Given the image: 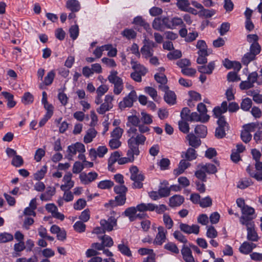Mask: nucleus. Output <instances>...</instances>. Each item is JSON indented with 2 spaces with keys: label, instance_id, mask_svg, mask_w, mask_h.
I'll use <instances>...</instances> for the list:
<instances>
[{
  "label": "nucleus",
  "instance_id": "obj_1",
  "mask_svg": "<svg viewBox=\"0 0 262 262\" xmlns=\"http://www.w3.org/2000/svg\"><path fill=\"white\" fill-rule=\"evenodd\" d=\"M181 119L178 122L179 128L180 130L184 133L187 134L189 132V122H201L206 123L210 118V116H181Z\"/></svg>",
  "mask_w": 262,
  "mask_h": 262
},
{
  "label": "nucleus",
  "instance_id": "obj_2",
  "mask_svg": "<svg viewBox=\"0 0 262 262\" xmlns=\"http://www.w3.org/2000/svg\"><path fill=\"white\" fill-rule=\"evenodd\" d=\"M239 109V106L237 103L232 102L228 104L226 101H223L221 106H215L213 110V115H222L227 112L228 110L230 113L236 112Z\"/></svg>",
  "mask_w": 262,
  "mask_h": 262
},
{
  "label": "nucleus",
  "instance_id": "obj_3",
  "mask_svg": "<svg viewBox=\"0 0 262 262\" xmlns=\"http://www.w3.org/2000/svg\"><path fill=\"white\" fill-rule=\"evenodd\" d=\"M130 179L134 181L133 184V188L140 189L142 188V181L144 180V176L141 173L139 172L138 167L136 166H133L130 168Z\"/></svg>",
  "mask_w": 262,
  "mask_h": 262
},
{
  "label": "nucleus",
  "instance_id": "obj_4",
  "mask_svg": "<svg viewBox=\"0 0 262 262\" xmlns=\"http://www.w3.org/2000/svg\"><path fill=\"white\" fill-rule=\"evenodd\" d=\"M118 72L116 71H112L108 75L107 79L110 82L114 84V93L116 95L120 94L123 89V83L122 79L117 76Z\"/></svg>",
  "mask_w": 262,
  "mask_h": 262
},
{
  "label": "nucleus",
  "instance_id": "obj_5",
  "mask_svg": "<svg viewBox=\"0 0 262 262\" xmlns=\"http://www.w3.org/2000/svg\"><path fill=\"white\" fill-rule=\"evenodd\" d=\"M137 99L138 96L135 90H132L119 102V108L121 110H124L127 107H131Z\"/></svg>",
  "mask_w": 262,
  "mask_h": 262
},
{
  "label": "nucleus",
  "instance_id": "obj_6",
  "mask_svg": "<svg viewBox=\"0 0 262 262\" xmlns=\"http://www.w3.org/2000/svg\"><path fill=\"white\" fill-rule=\"evenodd\" d=\"M117 217L116 212L114 211L111 212V216L107 220H101L100 224L101 227L103 228L104 231H111L113 230L114 226H117Z\"/></svg>",
  "mask_w": 262,
  "mask_h": 262
},
{
  "label": "nucleus",
  "instance_id": "obj_7",
  "mask_svg": "<svg viewBox=\"0 0 262 262\" xmlns=\"http://www.w3.org/2000/svg\"><path fill=\"white\" fill-rule=\"evenodd\" d=\"M152 121L150 116H129L127 125L130 124L134 126H138L141 123L149 124Z\"/></svg>",
  "mask_w": 262,
  "mask_h": 262
},
{
  "label": "nucleus",
  "instance_id": "obj_8",
  "mask_svg": "<svg viewBox=\"0 0 262 262\" xmlns=\"http://www.w3.org/2000/svg\"><path fill=\"white\" fill-rule=\"evenodd\" d=\"M242 224L246 225L247 230V239L249 241L256 242L258 239V235L254 229V222H248V220H245L243 217L242 219Z\"/></svg>",
  "mask_w": 262,
  "mask_h": 262
},
{
  "label": "nucleus",
  "instance_id": "obj_9",
  "mask_svg": "<svg viewBox=\"0 0 262 262\" xmlns=\"http://www.w3.org/2000/svg\"><path fill=\"white\" fill-rule=\"evenodd\" d=\"M114 97L112 95H107L105 97L104 102L98 107L96 110L99 114H103L113 107V101Z\"/></svg>",
  "mask_w": 262,
  "mask_h": 262
},
{
  "label": "nucleus",
  "instance_id": "obj_10",
  "mask_svg": "<svg viewBox=\"0 0 262 262\" xmlns=\"http://www.w3.org/2000/svg\"><path fill=\"white\" fill-rule=\"evenodd\" d=\"M98 176L96 172H90L88 174L82 172L79 175V179L82 184L87 185L95 181L97 178Z\"/></svg>",
  "mask_w": 262,
  "mask_h": 262
},
{
  "label": "nucleus",
  "instance_id": "obj_11",
  "mask_svg": "<svg viewBox=\"0 0 262 262\" xmlns=\"http://www.w3.org/2000/svg\"><path fill=\"white\" fill-rule=\"evenodd\" d=\"M158 232L156 235V238L154 241V244L157 245H161L165 242L167 233L166 230L163 226L158 227Z\"/></svg>",
  "mask_w": 262,
  "mask_h": 262
},
{
  "label": "nucleus",
  "instance_id": "obj_12",
  "mask_svg": "<svg viewBox=\"0 0 262 262\" xmlns=\"http://www.w3.org/2000/svg\"><path fill=\"white\" fill-rule=\"evenodd\" d=\"M179 227L182 231L187 234L194 233L198 234L199 233L200 227L197 225L189 226L186 224L181 223Z\"/></svg>",
  "mask_w": 262,
  "mask_h": 262
},
{
  "label": "nucleus",
  "instance_id": "obj_13",
  "mask_svg": "<svg viewBox=\"0 0 262 262\" xmlns=\"http://www.w3.org/2000/svg\"><path fill=\"white\" fill-rule=\"evenodd\" d=\"M242 211L243 215L240 217V222L242 224V219L243 217L244 218L245 220H248V222H253L252 221L253 217L251 216L254 213V209L253 208L249 207L248 206L246 205L245 207H243Z\"/></svg>",
  "mask_w": 262,
  "mask_h": 262
},
{
  "label": "nucleus",
  "instance_id": "obj_14",
  "mask_svg": "<svg viewBox=\"0 0 262 262\" xmlns=\"http://www.w3.org/2000/svg\"><path fill=\"white\" fill-rule=\"evenodd\" d=\"M72 177V174L70 172L64 176L63 181L64 182V184L60 186L61 190H69L74 186V182L71 180Z\"/></svg>",
  "mask_w": 262,
  "mask_h": 262
},
{
  "label": "nucleus",
  "instance_id": "obj_15",
  "mask_svg": "<svg viewBox=\"0 0 262 262\" xmlns=\"http://www.w3.org/2000/svg\"><path fill=\"white\" fill-rule=\"evenodd\" d=\"M183 258L185 262H195L194 258L192 255V251L188 246L184 245L181 250Z\"/></svg>",
  "mask_w": 262,
  "mask_h": 262
},
{
  "label": "nucleus",
  "instance_id": "obj_16",
  "mask_svg": "<svg viewBox=\"0 0 262 262\" xmlns=\"http://www.w3.org/2000/svg\"><path fill=\"white\" fill-rule=\"evenodd\" d=\"M126 195L118 194L115 198V201L111 200L108 203L105 205V207L108 205L111 206H122L126 202Z\"/></svg>",
  "mask_w": 262,
  "mask_h": 262
},
{
  "label": "nucleus",
  "instance_id": "obj_17",
  "mask_svg": "<svg viewBox=\"0 0 262 262\" xmlns=\"http://www.w3.org/2000/svg\"><path fill=\"white\" fill-rule=\"evenodd\" d=\"M132 69L141 76H144L148 72V70L143 65L134 60L130 62Z\"/></svg>",
  "mask_w": 262,
  "mask_h": 262
},
{
  "label": "nucleus",
  "instance_id": "obj_18",
  "mask_svg": "<svg viewBox=\"0 0 262 262\" xmlns=\"http://www.w3.org/2000/svg\"><path fill=\"white\" fill-rule=\"evenodd\" d=\"M186 139L189 142V145L193 148H196L201 144V141L192 133L188 134L186 136Z\"/></svg>",
  "mask_w": 262,
  "mask_h": 262
},
{
  "label": "nucleus",
  "instance_id": "obj_19",
  "mask_svg": "<svg viewBox=\"0 0 262 262\" xmlns=\"http://www.w3.org/2000/svg\"><path fill=\"white\" fill-rule=\"evenodd\" d=\"M190 166V163L186 161V159H182L180 161L178 167L173 170V174L178 176L183 173L185 169Z\"/></svg>",
  "mask_w": 262,
  "mask_h": 262
},
{
  "label": "nucleus",
  "instance_id": "obj_20",
  "mask_svg": "<svg viewBox=\"0 0 262 262\" xmlns=\"http://www.w3.org/2000/svg\"><path fill=\"white\" fill-rule=\"evenodd\" d=\"M127 144L128 147L127 151L129 152V154L133 155L134 157H135V156H138L139 155L140 153L139 150L140 145L129 140H127Z\"/></svg>",
  "mask_w": 262,
  "mask_h": 262
},
{
  "label": "nucleus",
  "instance_id": "obj_21",
  "mask_svg": "<svg viewBox=\"0 0 262 262\" xmlns=\"http://www.w3.org/2000/svg\"><path fill=\"white\" fill-rule=\"evenodd\" d=\"M184 201L183 196L180 195H174L169 198V205L171 207L180 206Z\"/></svg>",
  "mask_w": 262,
  "mask_h": 262
},
{
  "label": "nucleus",
  "instance_id": "obj_22",
  "mask_svg": "<svg viewBox=\"0 0 262 262\" xmlns=\"http://www.w3.org/2000/svg\"><path fill=\"white\" fill-rule=\"evenodd\" d=\"M215 68L214 61L210 62L207 66H199L198 71L202 74H211Z\"/></svg>",
  "mask_w": 262,
  "mask_h": 262
},
{
  "label": "nucleus",
  "instance_id": "obj_23",
  "mask_svg": "<svg viewBox=\"0 0 262 262\" xmlns=\"http://www.w3.org/2000/svg\"><path fill=\"white\" fill-rule=\"evenodd\" d=\"M55 193V188L54 187H48L47 191L42 193L40 196V199L42 201H48L51 200L52 196Z\"/></svg>",
  "mask_w": 262,
  "mask_h": 262
},
{
  "label": "nucleus",
  "instance_id": "obj_24",
  "mask_svg": "<svg viewBox=\"0 0 262 262\" xmlns=\"http://www.w3.org/2000/svg\"><path fill=\"white\" fill-rule=\"evenodd\" d=\"M196 151L194 148L189 147L187 149L186 151L184 153V157L182 155V158H185L187 161H191L195 159L197 157Z\"/></svg>",
  "mask_w": 262,
  "mask_h": 262
},
{
  "label": "nucleus",
  "instance_id": "obj_25",
  "mask_svg": "<svg viewBox=\"0 0 262 262\" xmlns=\"http://www.w3.org/2000/svg\"><path fill=\"white\" fill-rule=\"evenodd\" d=\"M144 92L149 95L152 99L156 102H158L160 99V97L158 96L157 90L150 86H146L144 88Z\"/></svg>",
  "mask_w": 262,
  "mask_h": 262
},
{
  "label": "nucleus",
  "instance_id": "obj_26",
  "mask_svg": "<svg viewBox=\"0 0 262 262\" xmlns=\"http://www.w3.org/2000/svg\"><path fill=\"white\" fill-rule=\"evenodd\" d=\"M162 20V17L155 18L152 21V28L156 30L163 31L164 29V25Z\"/></svg>",
  "mask_w": 262,
  "mask_h": 262
},
{
  "label": "nucleus",
  "instance_id": "obj_27",
  "mask_svg": "<svg viewBox=\"0 0 262 262\" xmlns=\"http://www.w3.org/2000/svg\"><path fill=\"white\" fill-rule=\"evenodd\" d=\"M165 102L170 105H173L176 103V95L173 91H169L164 96Z\"/></svg>",
  "mask_w": 262,
  "mask_h": 262
},
{
  "label": "nucleus",
  "instance_id": "obj_28",
  "mask_svg": "<svg viewBox=\"0 0 262 262\" xmlns=\"http://www.w3.org/2000/svg\"><path fill=\"white\" fill-rule=\"evenodd\" d=\"M121 155L118 151H115L112 154L108 160V168L111 170V168L116 162H118V160Z\"/></svg>",
  "mask_w": 262,
  "mask_h": 262
},
{
  "label": "nucleus",
  "instance_id": "obj_29",
  "mask_svg": "<svg viewBox=\"0 0 262 262\" xmlns=\"http://www.w3.org/2000/svg\"><path fill=\"white\" fill-rule=\"evenodd\" d=\"M194 133L199 138H205L207 134V127L204 125H198L194 129Z\"/></svg>",
  "mask_w": 262,
  "mask_h": 262
},
{
  "label": "nucleus",
  "instance_id": "obj_30",
  "mask_svg": "<svg viewBox=\"0 0 262 262\" xmlns=\"http://www.w3.org/2000/svg\"><path fill=\"white\" fill-rule=\"evenodd\" d=\"M67 7L71 11H78L80 8L79 2L76 0H69L67 2Z\"/></svg>",
  "mask_w": 262,
  "mask_h": 262
},
{
  "label": "nucleus",
  "instance_id": "obj_31",
  "mask_svg": "<svg viewBox=\"0 0 262 262\" xmlns=\"http://www.w3.org/2000/svg\"><path fill=\"white\" fill-rule=\"evenodd\" d=\"M135 25L143 27L147 31L150 30V25L146 23L141 16H137L134 19L133 22Z\"/></svg>",
  "mask_w": 262,
  "mask_h": 262
},
{
  "label": "nucleus",
  "instance_id": "obj_32",
  "mask_svg": "<svg viewBox=\"0 0 262 262\" xmlns=\"http://www.w3.org/2000/svg\"><path fill=\"white\" fill-rule=\"evenodd\" d=\"M118 249L122 254L128 257L132 256V252L129 248L127 245L124 244L123 241H122V243L118 245Z\"/></svg>",
  "mask_w": 262,
  "mask_h": 262
},
{
  "label": "nucleus",
  "instance_id": "obj_33",
  "mask_svg": "<svg viewBox=\"0 0 262 262\" xmlns=\"http://www.w3.org/2000/svg\"><path fill=\"white\" fill-rule=\"evenodd\" d=\"M2 94L7 99V106L11 108L15 105L16 102L13 100L14 96L12 94L7 92H3Z\"/></svg>",
  "mask_w": 262,
  "mask_h": 262
},
{
  "label": "nucleus",
  "instance_id": "obj_34",
  "mask_svg": "<svg viewBox=\"0 0 262 262\" xmlns=\"http://www.w3.org/2000/svg\"><path fill=\"white\" fill-rule=\"evenodd\" d=\"M128 140L134 142V143L138 144L139 145H143L146 140V138L144 135L140 134L139 135L136 136L135 137L132 136L131 138H129Z\"/></svg>",
  "mask_w": 262,
  "mask_h": 262
},
{
  "label": "nucleus",
  "instance_id": "obj_35",
  "mask_svg": "<svg viewBox=\"0 0 262 262\" xmlns=\"http://www.w3.org/2000/svg\"><path fill=\"white\" fill-rule=\"evenodd\" d=\"M256 59V56L251 52L246 53L242 59V62L246 66H248V64Z\"/></svg>",
  "mask_w": 262,
  "mask_h": 262
},
{
  "label": "nucleus",
  "instance_id": "obj_36",
  "mask_svg": "<svg viewBox=\"0 0 262 262\" xmlns=\"http://www.w3.org/2000/svg\"><path fill=\"white\" fill-rule=\"evenodd\" d=\"M97 134V132L94 128H90L88 130L86 134L84 137V142L85 143H89L93 141Z\"/></svg>",
  "mask_w": 262,
  "mask_h": 262
},
{
  "label": "nucleus",
  "instance_id": "obj_37",
  "mask_svg": "<svg viewBox=\"0 0 262 262\" xmlns=\"http://www.w3.org/2000/svg\"><path fill=\"white\" fill-rule=\"evenodd\" d=\"M176 6L181 11L186 12L190 7V3L188 0H178Z\"/></svg>",
  "mask_w": 262,
  "mask_h": 262
},
{
  "label": "nucleus",
  "instance_id": "obj_38",
  "mask_svg": "<svg viewBox=\"0 0 262 262\" xmlns=\"http://www.w3.org/2000/svg\"><path fill=\"white\" fill-rule=\"evenodd\" d=\"M196 47L199 49L198 54H201L203 55L208 53L207 51V45L205 41L203 40H198Z\"/></svg>",
  "mask_w": 262,
  "mask_h": 262
},
{
  "label": "nucleus",
  "instance_id": "obj_39",
  "mask_svg": "<svg viewBox=\"0 0 262 262\" xmlns=\"http://www.w3.org/2000/svg\"><path fill=\"white\" fill-rule=\"evenodd\" d=\"M201 167L202 170L210 174L215 173L217 171L216 166L212 164L208 163L205 165H201Z\"/></svg>",
  "mask_w": 262,
  "mask_h": 262
},
{
  "label": "nucleus",
  "instance_id": "obj_40",
  "mask_svg": "<svg viewBox=\"0 0 262 262\" xmlns=\"http://www.w3.org/2000/svg\"><path fill=\"white\" fill-rule=\"evenodd\" d=\"M55 73L53 70H52L48 72L45 77L43 83L44 85L48 86L51 85L55 78Z\"/></svg>",
  "mask_w": 262,
  "mask_h": 262
},
{
  "label": "nucleus",
  "instance_id": "obj_41",
  "mask_svg": "<svg viewBox=\"0 0 262 262\" xmlns=\"http://www.w3.org/2000/svg\"><path fill=\"white\" fill-rule=\"evenodd\" d=\"M234 64H235V68H237L238 70H239L241 68V66L239 62H233L226 58L223 61V65L225 67H226L228 69H230L232 67H234Z\"/></svg>",
  "mask_w": 262,
  "mask_h": 262
},
{
  "label": "nucleus",
  "instance_id": "obj_42",
  "mask_svg": "<svg viewBox=\"0 0 262 262\" xmlns=\"http://www.w3.org/2000/svg\"><path fill=\"white\" fill-rule=\"evenodd\" d=\"M252 102L251 99L246 98L244 99L241 103V108L245 111H248L251 107Z\"/></svg>",
  "mask_w": 262,
  "mask_h": 262
},
{
  "label": "nucleus",
  "instance_id": "obj_43",
  "mask_svg": "<svg viewBox=\"0 0 262 262\" xmlns=\"http://www.w3.org/2000/svg\"><path fill=\"white\" fill-rule=\"evenodd\" d=\"M114 184V182L111 180H104L98 184V187L102 189H110L113 186Z\"/></svg>",
  "mask_w": 262,
  "mask_h": 262
},
{
  "label": "nucleus",
  "instance_id": "obj_44",
  "mask_svg": "<svg viewBox=\"0 0 262 262\" xmlns=\"http://www.w3.org/2000/svg\"><path fill=\"white\" fill-rule=\"evenodd\" d=\"M47 167L46 165L43 166L41 169L38 170L34 175V179L39 181L42 179L47 172Z\"/></svg>",
  "mask_w": 262,
  "mask_h": 262
},
{
  "label": "nucleus",
  "instance_id": "obj_45",
  "mask_svg": "<svg viewBox=\"0 0 262 262\" xmlns=\"http://www.w3.org/2000/svg\"><path fill=\"white\" fill-rule=\"evenodd\" d=\"M239 250L241 253L244 254H248L251 253L252 251L250 247V243L244 242L239 247Z\"/></svg>",
  "mask_w": 262,
  "mask_h": 262
},
{
  "label": "nucleus",
  "instance_id": "obj_46",
  "mask_svg": "<svg viewBox=\"0 0 262 262\" xmlns=\"http://www.w3.org/2000/svg\"><path fill=\"white\" fill-rule=\"evenodd\" d=\"M140 52L144 58L147 59L153 55L154 50L143 46L141 49Z\"/></svg>",
  "mask_w": 262,
  "mask_h": 262
},
{
  "label": "nucleus",
  "instance_id": "obj_47",
  "mask_svg": "<svg viewBox=\"0 0 262 262\" xmlns=\"http://www.w3.org/2000/svg\"><path fill=\"white\" fill-rule=\"evenodd\" d=\"M252 184L253 182L251 179L245 178L238 182L237 187L240 189H244L252 185Z\"/></svg>",
  "mask_w": 262,
  "mask_h": 262
},
{
  "label": "nucleus",
  "instance_id": "obj_48",
  "mask_svg": "<svg viewBox=\"0 0 262 262\" xmlns=\"http://www.w3.org/2000/svg\"><path fill=\"white\" fill-rule=\"evenodd\" d=\"M215 117L217 118V123L219 127L228 129V124L224 116H215Z\"/></svg>",
  "mask_w": 262,
  "mask_h": 262
},
{
  "label": "nucleus",
  "instance_id": "obj_49",
  "mask_svg": "<svg viewBox=\"0 0 262 262\" xmlns=\"http://www.w3.org/2000/svg\"><path fill=\"white\" fill-rule=\"evenodd\" d=\"M11 164L16 167H19L24 164V160L20 156L16 155L12 158Z\"/></svg>",
  "mask_w": 262,
  "mask_h": 262
},
{
  "label": "nucleus",
  "instance_id": "obj_50",
  "mask_svg": "<svg viewBox=\"0 0 262 262\" xmlns=\"http://www.w3.org/2000/svg\"><path fill=\"white\" fill-rule=\"evenodd\" d=\"M215 13V11L213 9L208 10L204 8L199 11V15L200 16H205L206 18L211 17Z\"/></svg>",
  "mask_w": 262,
  "mask_h": 262
},
{
  "label": "nucleus",
  "instance_id": "obj_51",
  "mask_svg": "<svg viewBox=\"0 0 262 262\" xmlns=\"http://www.w3.org/2000/svg\"><path fill=\"white\" fill-rule=\"evenodd\" d=\"M115 192L117 194L126 195L127 191V188L123 184H120L114 187Z\"/></svg>",
  "mask_w": 262,
  "mask_h": 262
},
{
  "label": "nucleus",
  "instance_id": "obj_52",
  "mask_svg": "<svg viewBox=\"0 0 262 262\" xmlns=\"http://www.w3.org/2000/svg\"><path fill=\"white\" fill-rule=\"evenodd\" d=\"M121 34L128 39L135 38L137 35L136 32L134 30L129 29H125Z\"/></svg>",
  "mask_w": 262,
  "mask_h": 262
},
{
  "label": "nucleus",
  "instance_id": "obj_53",
  "mask_svg": "<svg viewBox=\"0 0 262 262\" xmlns=\"http://www.w3.org/2000/svg\"><path fill=\"white\" fill-rule=\"evenodd\" d=\"M164 248L173 253L178 254L179 250L177 245L172 242H169L164 245Z\"/></svg>",
  "mask_w": 262,
  "mask_h": 262
},
{
  "label": "nucleus",
  "instance_id": "obj_54",
  "mask_svg": "<svg viewBox=\"0 0 262 262\" xmlns=\"http://www.w3.org/2000/svg\"><path fill=\"white\" fill-rule=\"evenodd\" d=\"M182 55V52L181 51L176 50L172 52L168 53L167 55V57L169 60H174L181 58Z\"/></svg>",
  "mask_w": 262,
  "mask_h": 262
},
{
  "label": "nucleus",
  "instance_id": "obj_55",
  "mask_svg": "<svg viewBox=\"0 0 262 262\" xmlns=\"http://www.w3.org/2000/svg\"><path fill=\"white\" fill-rule=\"evenodd\" d=\"M13 236L12 234L4 232L0 234V243H7L13 241Z\"/></svg>",
  "mask_w": 262,
  "mask_h": 262
},
{
  "label": "nucleus",
  "instance_id": "obj_56",
  "mask_svg": "<svg viewBox=\"0 0 262 262\" xmlns=\"http://www.w3.org/2000/svg\"><path fill=\"white\" fill-rule=\"evenodd\" d=\"M33 96L30 92H26L22 97L21 101L25 104H29L33 102Z\"/></svg>",
  "mask_w": 262,
  "mask_h": 262
},
{
  "label": "nucleus",
  "instance_id": "obj_57",
  "mask_svg": "<svg viewBox=\"0 0 262 262\" xmlns=\"http://www.w3.org/2000/svg\"><path fill=\"white\" fill-rule=\"evenodd\" d=\"M127 157H123L119 158L118 160V164L120 165H122L126 164L128 162H133L135 160V157L133 155L129 154V152L127 151Z\"/></svg>",
  "mask_w": 262,
  "mask_h": 262
},
{
  "label": "nucleus",
  "instance_id": "obj_58",
  "mask_svg": "<svg viewBox=\"0 0 262 262\" xmlns=\"http://www.w3.org/2000/svg\"><path fill=\"white\" fill-rule=\"evenodd\" d=\"M163 218L166 227L168 229H171L173 225V222L170 216L168 214H164Z\"/></svg>",
  "mask_w": 262,
  "mask_h": 262
},
{
  "label": "nucleus",
  "instance_id": "obj_59",
  "mask_svg": "<svg viewBox=\"0 0 262 262\" xmlns=\"http://www.w3.org/2000/svg\"><path fill=\"white\" fill-rule=\"evenodd\" d=\"M26 249L25 243L24 242H19L18 243H16L14 245V250L17 252L16 256H19L20 254L19 252L23 251Z\"/></svg>",
  "mask_w": 262,
  "mask_h": 262
},
{
  "label": "nucleus",
  "instance_id": "obj_60",
  "mask_svg": "<svg viewBox=\"0 0 262 262\" xmlns=\"http://www.w3.org/2000/svg\"><path fill=\"white\" fill-rule=\"evenodd\" d=\"M70 35V37L73 39H76L79 34V28L78 26L76 25H73L71 27L69 30Z\"/></svg>",
  "mask_w": 262,
  "mask_h": 262
},
{
  "label": "nucleus",
  "instance_id": "obj_61",
  "mask_svg": "<svg viewBox=\"0 0 262 262\" xmlns=\"http://www.w3.org/2000/svg\"><path fill=\"white\" fill-rule=\"evenodd\" d=\"M155 80L159 83L166 84L167 79L166 76L163 73H157L155 75Z\"/></svg>",
  "mask_w": 262,
  "mask_h": 262
},
{
  "label": "nucleus",
  "instance_id": "obj_62",
  "mask_svg": "<svg viewBox=\"0 0 262 262\" xmlns=\"http://www.w3.org/2000/svg\"><path fill=\"white\" fill-rule=\"evenodd\" d=\"M101 239L104 248L105 247H111L114 244L112 238L108 235L103 236Z\"/></svg>",
  "mask_w": 262,
  "mask_h": 262
},
{
  "label": "nucleus",
  "instance_id": "obj_63",
  "mask_svg": "<svg viewBox=\"0 0 262 262\" xmlns=\"http://www.w3.org/2000/svg\"><path fill=\"white\" fill-rule=\"evenodd\" d=\"M174 237L181 243L186 244L188 242L185 236L179 231H176L173 233Z\"/></svg>",
  "mask_w": 262,
  "mask_h": 262
},
{
  "label": "nucleus",
  "instance_id": "obj_64",
  "mask_svg": "<svg viewBox=\"0 0 262 262\" xmlns=\"http://www.w3.org/2000/svg\"><path fill=\"white\" fill-rule=\"evenodd\" d=\"M249 51L250 52L256 56L260 52L261 46L259 43L251 44Z\"/></svg>",
  "mask_w": 262,
  "mask_h": 262
}]
</instances>
